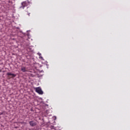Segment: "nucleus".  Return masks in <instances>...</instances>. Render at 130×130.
Returning a JSON list of instances; mask_svg holds the SVG:
<instances>
[{
	"mask_svg": "<svg viewBox=\"0 0 130 130\" xmlns=\"http://www.w3.org/2000/svg\"><path fill=\"white\" fill-rule=\"evenodd\" d=\"M37 122L35 121H29V124L31 127H34L35 126L37 125Z\"/></svg>",
	"mask_w": 130,
	"mask_h": 130,
	"instance_id": "obj_2",
	"label": "nucleus"
},
{
	"mask_svg": "<svg viewBox=\"0 0 130 130\" xmlns=\"http://www.w3.org/2000/svg\"><path fill=\"white\" fill-rule=\"evenodd\" d=\"M22 124H26V122H24V121H23V122H22Z\"/></svg>",
	"mask_w": 130,
	"mask_h": 130,
	"instance_id": "obj_7",
	"label": "nucleus"
},
{
	"mask_svg": "<svg viewBox=\"0 0 130 130\" xmlns=\"http://www.w3.org/2000/svg\"><path fill=\"white\" fill-rule=\"evenodd\" d=\"M35 90H36V92H37V93L40 94L41 95H42L43 94V91L42 90L41 87H36Z\"/></svg>",
	"mask_w": 130,
	"mask_h": 130,
	"instance_id": "obj_1",
	"label": "nucleus"
},
{
	"mask_svg": "<svg viewBox=\"0 0 130 130\" xmlns=\"http://www.w3.org/2000/svg\"><path fill=\"white\" fill-rule=\"evenodd\" d=\"M4 113V112H0V115H3Z\"/></svg>",
	"mask_w": 130,
	"mask_h": 130,
	"instance_id": "obj_6",
	"label": "nucleus"
},
{
	"mask_svg": "<svg viewBox=\"0 0 130 130\" xmlns=\"http://www.w3.org/2000/svg\"><path fill=\"white\" fill-rule=\"evenodd\" d=\"M0 72H1V70H0Z\"/></svg>",
	"mask_w": 130,
	"mask_h": 130,
	"instance_id": "obj_8",
	"label": "nucleus"
},
{
	"mask_svg": "<svg viewBox=\"0 0 130 130\" xmlns=\"http://www.w3.org/2000/svg\"><path fill=\"white\" fill-rule=\"evenodd\" d=\"M21 71L22 72H27V69H26V68H25V67H21Z\"/></svg>",
	"mask_w": 130,
	"mask_h": 130,
	"instance_id": "obj_3",
	"label": "nucleus"
},
{
	"mask_svg": "<svg viewBox=\"0 0 130 130\" xmlns=\"http://www.w3.org/2000/svg\"><path fill=\"white\" fill-rule=\"evenodd\" d=\"M7 75L8 76H13V78H15L16 77V74H12V73H8Z\"/></svg>",
	"mask_w": 130,
	"mask_h": 130,
	"instance_id": "obj_4",
	"label": "nucleus"
},
{
	"mask_svg": "<svg viewBox=\"0 0 130 130\" xmlns=\"http://www.w3.org/2000/svg\"><path fill=\"white\" fill-rule=\"evenodd\" d=\"M22 8H23V9H24V8H25V2H22Z\"/></svg>",
	"mask_w": 130,
	"mask_h": 130,
	"instance_id": "obj_5",
	"label": "nucleus"
},
{
	"mask_svg": "<svg viewBox=\"0 0 130 130\" xmlns=\"http://www.w3.org/2000/svg\"><path fill=\"white\" fill-rule=\"evenodd\" d=\"M29 15H30V14H29L28 15L29 16Z\"/></svg>",
	"mask_w": 130,
	"mask_h": 130,
	"instance_id": "obj_9",
	"label": "nucleus"
}]
</instances>
